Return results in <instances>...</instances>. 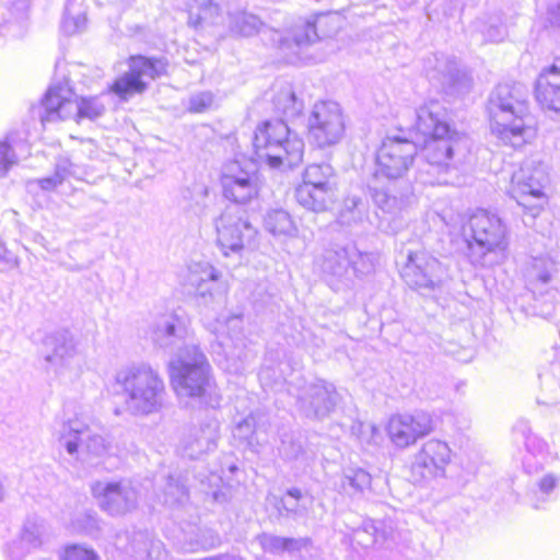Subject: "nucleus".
Wrapping results in <instances>:
<instances>
[{
  "label": "nucleus",
  "instance_id": "14",
  "mask_svg": "<svg viewBox=\"0 0 560 560\" xmlns=\"http://www.w3.org/2000/svg\"><path fill=\"white\" fill-rule=\"evenodd\" d=\"M410 530L404 524L392 520L364 518L349 533L352 548L364 550L375 546L387 549L405 547L410 542Z\"/></svg>",
  "mask_w": 560,
  "mask_h": 560
},
{
  "label": "nucleus",
  "instance_id": "40",
  "mask_svg": "<svg viewBox=\"0 0 560 560\" xmlns=\"http://www.w3.org/2000/svg\"><path fill=\"white\" fill-rule=\"evenodd\" d=\"M365 212V205L360 197H348L340 211V221L343 224H351L362 220Z\"/></svg>",
  "mask_w": 560,
  "mask_h": 560
},
{
  "label": "nucleus",
  "instance_id": "54",
  "mask_svg": "<svg viewBox=\"0 0 560 560\" xmlns=\"http://www.w3.org/2000/svg\"><path fill=\"white\" fill-rule=\"evenodd\" d=\"M547 20L550 25L560 30V2L548 7Z\"/></svg>",
  "mask_w": 560,
  "mask_h": 560
},
{
  "label": "nucleus",
  "instance_id": "35",
  "mask_svg": "<svg viewBox=\"0 0 560 560\" xmlns=\"http://www.w3.org/2000/svg\"><path fill=\"white\" fill-rule=\"evenodd\" d=\"M371 486V475L360 467L343 468L338 483V491L350 498L360 497Z\"/></svg>",
  "mask_w": 560,
  "mask_h": 560
},
{
  "label": "nucleus",
  "instance_id": "6",
  "mask_svg": "<svg viewBox=\"0 0 560 560\" xmlns=\"http://www.w3.org/2000/svg\"><path fill=\"white\" fill-rule=\"evenodd\" d=\"M172 386L178 397L192 398L200 405L217 408L221 395L214 384L210 364L197 346L175 353L168 363Z\"/></svg>",
  "mask_w": 560,
  "mask_h": 560
},
{
  "label": "nucleus",
  "instance_id": "51",
  "mask_svg": "<svg viewBox=\"0 0 560 560\" xmlns=\"http://www.w3.org/2000/svg\"><path fill=\"white\" fill-rule=\"evenodd\" d=\"M485 42L488 43H500L506 36L505 27L499 23H491L485 30H482Z\"/></svg>",
  "mask_w": 560,
  "mask_h": 560
},
{
  "label": "nucleus",
  "instance_id": "47",
  "mask_svg": "<svg viewBox=\"0 0 560 560\" xmlns=\"http://www.w3.org/2000/svg\"><path fill=\"white\" fill-rule=\"evenodd\" d=\"M63 560H100L97 553L85 546L71 545L67 546L62 555Z\"/></svg>",
  "mask_w": 560,
  "mask_h": 560
},
{
  "label": "nucleus",
  "instance_id": "45",
  "mask_svg": "<svg viewBox=\"0 0 560 560\" xmlns=\"http://www.w3.org/2000/svg\"><path fill=\"white\" fill-rule=\"evenodd\" d=\"M43 528L40 525L34 522H27L24 524L21 534L19 535L20 539L27 545L31 549H38L42 544Z\"/></svg>",
  "mask_w": 560,
  "mask_h": 560
},
{
  "label": "nucleus",
  "instance_id": "13",
  "mask_svg": "<svg viewBox=\"0 0 560 560\" xmlns=\"http://www.w3.org/2000/svg\"><path fill=\"white\" fill-rule=\"evenodd\" d=\"M78 353V341L67 329L46 334L38 348L45 373L57 380H65L77 374Z\"/></svg>",
  "mask_w": 560,
  "mask_h": 560
},
{
  "label": "nucleus",
  "instance_id": "44",
  "mask_svg": "<svg viewBox=\"0 0 560 560\" xmlns=\"http://www.w3.org/2000/svg\"><path fill=\"white\" fill-rule=\"evenodd\" d=\"M541 394L537 397L539 405L552 406L560 401V383L552 377L541 381Z\"/></svg>",
  "mask_w": 560,
  "mask_h": 560
},
{
  "label": "nucleus",
  "instance_id": "32",
  "mask_svg": "<svg viewBox=\"0 0 560 560\" xmlns=\"http://www.w3.org/2000/svg\"><path fill=\"white\" fill-rule=\"evenodd\" d=\"M427 74L430 80L436 81L442 88L455 90L466 79V74L459 70L456 59L445 55H435L433 60H428Z\"/></svg>",
  "mask_w": 560,
  "mask_h": 560
},
{
  "label": "nucleus",
  "instance_id": "41",
  "mask_svg": "<svg viewBox=\"0 0 560 560\" xmlns=\"http://www.w3.org/2000/svg\"><path fill=\"white\" fill-rule=\"evenodd\" d=\"M301 542L293 538H285L272 535H265L261 538V546L265 551L280 553L283 551H293L300 548Z\"/></svg>",
  "mask_w": 560,
  "mask_h": 560
},
{
  "label": "nucleus",
  "instance_id": "57",
  "mask_svg": "<svg viewBox=\"0 0 560 560\" xmlns=\"http://www.w3.org/2000/svg\"><path fill=\"white\" fill-rule=\"evenodd\" d=\"M0 262H8L7 250L1 245H0Z\"/></svg>",
  "mask_w": 560,
  "mask_h": 560
},
{
  "label": "nucleus",
  "instance_id": "50",
  "mask_svg": "<svg viewBox=\"0 0 560 560\" xmlns=\"http://www.w3.org/2000/svg\"><path fill=\"white\" fill-rule=\"evenodd\" d=\"M302 498V493L299 489L292 488L287 491V494L280 500L278 509H283L288 514L298 513L299 501Z\"/></svg>",
  "mask_w": 560,
  "mask_h": 560
},
{
  "label": "nucleus",
  "instance_id": "49",
  "mask_svg": "<svg viewBox=\"0 0 560 560\" xmlns=\"http://www.w3.org/2000/svg\"><path fill=\"white\" fill-rule=\"evenodd\" d=\"M32 551L34 550L16 537L7 545L5 555L9 560H23Z\"/></svg>",
  "mask_w": 560,
  "mask_h": 560
},
{
  "label": "nucleus",
  "instance_id": "36",
  "mask_svg": "<svg viewBox=\"0 0 560 560\" xmlns=\"http://www.w3.org/2000/svg\"><path fill=\"white\" fill-rule=\"evenodd\" d=\"M77 176V167L68 159H60L56 163L55 172L51 176L30 180L28 187L38 186L45 191H52L68 178Z\"/></svg>",
  "mask_w": 560,
  "mask_h": 560
},
{
  "label": "nucleus",
  "instance_id": "37",
  "mask_svg": "<svg viewBox=\"0 0 560 560\" xmlns=\"http://www.w3.org/2000/svg\"><path fill=\"white\" fill-rule=\"evenodd\" d=\"M264 225L275 236H295L298 232L291 215L283 209L268 211L264 219Z\"/></svg>",
  "mask_w": 560,
  "mask_h": 560
},
{
  "label": "nucleus",
  "instance_id": "52",
  "mask_svg": "<svg viewBox=\"0 0 560 560\" xmlns=\"http://www.w3.org/2000/svg\"><path fill=\"white\" fill-rule=\"evenodd\" d=\"M352 433L358 435L361 443L370 444L374 435L377 433V429L372 423L359 422L352 425Z\"/></svg>",
  "mask_w": 560,
  "mask_h": 560
},
{
  "label": "nucleus",
  "instance_id": "59",
  "mask_svg": "<svg viewBox=\"0 0 560 560\" xmlns=\"http://www.w3.org/2000/svg\"><path fill=\"white\" fill-rule=\"evenodd\" d=\"M236 469H237V467H236L234 464H231V465L229 466V470H230L231 472L235 471Z\"/></svg>",
  "mask_w": 560,
  "mask_h": 560
},
{
  "label": "nucleus",
  "instance_id": "28",
  "mask_svg": "<svg viewBox=\"0 0 560 560\" xmlns=\"http://www.w3.org/2000/svg\"><path fill=\"white\" fill-rule=\"evenodd\" d=\"M219 435V422L215 419L208 420L187 431L179 443L178 451L183 457L198 459L217 448Z\"/></svg>",
  "mask_w": 560,
  "mask_h": 560
},
{
  "label": "nucleus",
  "instance_id": "33",
  "mask_svg": "<svg viewBox=\"0 0 560 560\" xmlns=\"http://www.w3.org/2000/svg\"><path fill=\"white\" fill-rule=\"evenodd\" d=\"M558 272L557 264L548 256L535 257L527 268L526 279L529 289L536 295L549 294L553 287L547 288L555 280Z\"/></svg>",
  "mask_w": 560,
  "mask_h": 560
},
{
  "label": "nucleus",
  "instance_id": "22",
  "mask_svg": "<svg viewBox=\"0 0 560 560\" xmlns=\"http://www.w3.org/2000/svg\"><path fill=\"white\" fill-rule=\"evenodd\" d=\"M129 70L118 78L112 90L121 98L142 93L147 89L145 79L153 80L166 71L167 62L163 58H148L141 55L131 56Z\"/></svg>",
  "mask_w": 560,
  "mask_h": 560
},
{
  "label": "nucleus",
  "instance_id": "23",
  "mask_svg": "<svg viewBox=\"0 0 560 560\" xmlns=\"http://www.w3.org/2000/svg\"><path fill=\"white\" fill-rule=\"evenodd\" d=\"M401 276L412 289L434 290L448 277L447 268L438 258L427 252H416L408 255Z\"/></svg>",
  "mask_w": 560,
  "mask_h": 560
},
{
  "label": "nucleus",
  "instance_id": "29",
  "mask_svg": "<svg viewBox=\"0 0 560 560\" xmlns=\"http://www.w3.org/2000/svg\"><path fill=\"white\" fill-rule=\"evenodd\" d=\"M535 95L544 110L560 113V59L540 72Z\"/></svg>",
  "mask_w": 560,
  "mask_h": 560
},
{
  "label": "nucleus",
  "instance_id": "38",
  "mask_svg": "<svg viewBox=\"0 0 560 560\" xmlns=\"http://www.w3.org/2000/svg\"><path fill=\"white\" fill-rule=\"evenodd\" d=\"M188 499V490L185 482L179 477L170 476L160 500L168 506H176L185 503Z\"/></svg>",
  "mask_w": 560,
  "mask_h": 560
},
{
  "label": "nucleus",
  "instance_id": "55",
  "mask_svg": "<svg viewBox=\"0 0 560 560\" xmlns=\"http://www.w3.org/2000/svg\"><path fill=\"white\" fill-rule=\"evenodd\" d=\"M220 474H223V469L210 472V476L208 477V483L210 487H219L220 482H222V476Z\"/></svg>",
  "mask_w": 560,
  "mask_h": 560
},
{
  "label": "nucleus",
  "instance_id": "19",
  "mask_svg": "<svg viewBox=\"0 0 560 560\" xmlns=\"http://www.w3.org/2000/svg\"><path fill=\"white\" fill-rule=\"evenodd\" d=\"M223 196L240 205H246L259 196L261 179L254 165L243 166L240 161L224 165L221 174Z\"/></svg>",
  "mask_w": 560,
  "mask_h": 560
},
{
  "label": "nucleus",
  "instance_id": "58",
  "mask_svg": "<svg viewBox=\"0 0 560 560\" xmlns=\"http://www.w3.org/2000/svg\"><path fill=\"white\" fill-rule=\"evenodd\" d=\"M266 374H267V371H265V370H262V371L260 372L259 377H260V380H261V381H262V380H265Z\"/></svg>",
  "mask_w": 560,
  "mask_h": 560
},
{
  "label": "nucleus",
  "instance_id": "26",
  "mask_svg": "<svg viewBox=\"0 0 560 560\" xmlns=\"http://www.w3.org/2000/svg\"><path fill=\"white\" fill-rule=\"evenodd\" d=\"M116 548L120 560H166L167 552L161 540L148 532H132L118 535Z\"/></svg>",
  "mask_w": 560,
  "mask_h": 560
},
{
  "label": "nucleus",
  "instance_id": "39",
  "mask_svg": "<svg viewBox=\"0 0 560 560\" xmlns=\"http://www.w3.org/2000/svg\"><path fill=\"white\" fill-rule=\"evenodd\" d=\"M273 105L277 112L288 118L298 116L303 108V103L296 98L289 85L282 88L273 97Z\"/></svg>",
  "mask_w": 560,
  "mask_h": 560
},
{
  "label": "nucleus",
  "instance_id": "18",
  "mask_svg": "<svg viewBox=\"0 0 560 560\" xmlns=\"http://www.w3.org/2000/svg\"><path fill=\"white\" fill-rule=\"evenodd\" d=\"M214 226L217 244L224 256L241 254L256 234L245 213L235 207H226L215 219Z\"/></svg>",
  "mask_w": 560,
  "mask_h": 560
},
{
  "label": "nucleus",
  "instance_id": "31",
  "mask_svg": "<svg viewBox=\"0 0 560 560\" xmlns=\"http://www.w3.org/2000/svg\"><path fill=\"white\" fill-rule=\"evenodd\" d=\"M515 433H520L524 438L526 455L524 456L523 465L527 472H537L553 459L548 444L539 436L533 434L526 422H518L515 427Z\"/></svg>",
  "mask_w": 560,
  "mask_h": 560
},
{
  "label": "nucleus",
  "instance_id": "5",
  "mask_svg": "<svg viewBox=\"0 0 560 560\" xmlns=\"http://www.w3.org/2000/svg\"><path fill=\"white\" fill-rule=\"evenodd\" d=\"M114 378L130 415L150 416L165 408L167 393L164 380L150 364L138 362L125 365Z\"/></svg>",
  "mask_w": 560,
  "mask_h": 560
},
{
  "label": "nucleus",
  "instance_id": "43",
  "mask_svg": "<svg viewBox=\"0 0 560 560\" xmlns=\"http://www.w3.org/2000/svg\"><path fill=\"white\" fill-rule=\"evenodd\" d=\"M260 25L261 22L256 15L240 13L233 19L232 30L242 36H252L258 32Z\"/></svg>",
  "mask_w": 560,
  "mask_h": 560
},
{
  "label": "nucleus",
  "instance_id": "11",
  "mask_svg": "<svg viewBox=\"0 0 560 560\" xmlns=\"http://www.w3.org/2000/svg\"><path fill=\"white\" fill-rule=\"evenodd\" d=\"M375 257L360 252L354 244L335 245L325 250L322 269L335 290L350 288L353 276L369 275L374 269Z\"/></svg>",
  "mask_w": 560,
  "mask_h": 560
},
{
  "label": "nucleus",
  "instance_id": "15",
  "mask_svg": "<svg viewBox=\"0 0 560 560\" xmlns=\"http://www.w3.org/2000/svg\"><path fill=\"white\" fill-rule=\"evenodd\" d=\"M336 173L328 163L310 164L303 173V183L296 188L300 205L313 211H323L332 201L336 191Z\"/></svg>",
  "mask_w": 560,
  "mask_h": 560
},
{
  "label": "nucleus",
  "instance_id": "3",
  "mask_svg": "<svg viewBox=\"0 0 560 560\" xmlns=\"http://www.w3.org/2000/svg\"><path fill=\"white\" fill-rule=\"evenodd\" d=\"M418 148L413 141L398 136L383 139L376 153V168L369 184L374 203L384 212L397 214L408 205L409 187L399 196L393 190L412 166Z\"/></svg>",
  "mask_w": 560,
  "mask_h": 560
},
{
  "label": "nucleus",
  "instance_id": "48",
  "mask_svg": "<svg viewBox=\"0 0 560 560\" xmlns=\"http://www.w3.org/2000/svg\"><path fill=\"white\" fill-rule=\"evenodd\" d=\"M213 103V95L210 92H198L192 94L188 101V110L191 113H202L209 109Z\"/></svg>",
  "mask_w": 560,
  "mask_h": 560
},
{
  "label": "nucleus",
  "instance_id": "10",
  "mask_svg": "<svg viewBox=\"0 0 560 560\" xmlns=\"http://www.w3.org/2000/svg\"><path fill=\"white\" fill-rule=\"evenodd\" d=\"M60 447L72 457L92 462L106 456L112 451V442L95 432L83 413L67 418L56 431Z\"/></svg>",
  "mask_w": 560,
  "mask_h": 560
},
{
  "label": "nucleus",
  "instance_id": "16",
  "mask_svg": "<svg viewBox=\"0 0 560 560\" xmlns=\"http://www.w3.org/2000/svg\"><path fill=\"white\" fill-rule=\"evenodd\" d=\"M345 118L338 103L318 102L307 119L308 139L319 149H326L340 142L345 135Z\"/></svg>",
  "mask_w": 560,
  "mask_h": 560
},
{
  "label": "nucleus",
  "instance_id": "21",
  "mask_svg": "<svg viewBox=\"0 0 560 560\" xmlns=\"http://www.w3.org/2000/svg\"><path fill=\"white\" fill-rule=\"evenodd\" d=\"M148 334L155 346L173 354L185 351L189 346H197L186 319L174 312L156 316Z\"/></svg>",
  "mask_w": 560,
  "mask_h": 560
},
{
  "label": "nucleus",
  "instance_id": "24",
  "mask_svg": "<svg viewBox=\"0 0 560 560\" xmlns=\"http://www.w3.org/2000/svg\"><path fill=\"white\" fill-rule=\"evenodd\" d=\"M433 430L431 416L425 411L393 415L386 427L392 443L399 448L413 445Z\"/></svg>",
  "mask_w": 560,
  "mask_h": 560
},
{
  "label": "nucleus",
  "instance_id": "61",
  "mask_svg": "<svg viewBox=\"0 0 560 560\" xmlns=\"http://www.w3.org/2000/svg\"><path fill=\"white\" fill-rule=\"evenodd\" d=\"M557 290H553L552 298L556 296Z\"/></svg>",
  "mask_w": 560,
  "mask_h": 560
},
{
  "label": "nucleus",
  "instance_id": "1",
  "mask_svg": "<svg viewBox=\"0 0 560 560\" xmlns=\"http://www.w3.org/2000/svg\"><path fill=\"white\" fill-rule=\"evenodd\" d=\"M415 129L427 137L422 155L429 165L439 172L454 174L445 183L458 182V174L464 171L470 155L471 141L466 133L452 129L446 108L431 100L421 105L417 112Z\"/></svg>",
  "mask_w": 560,
  "mask_h": 560
},
{
  "label": "nucleus",
  "instance_id": "20",
  "mask_svg": "<svg viewBox=\"0 0 560 560\" xmlns=\"http://www.w3.org/2000/svg\"><path fill=\"white\" fill-rule=\"evenodd\" d=\"M451 460L452 450L446 442L438 439L428 440L413 455L410 478L415 483H429L443 478Z\"/></svg>",
  "mask_w": 560,
  "mask_h": 560
},
{
  "label": "nucleus",
  "instance_id": "46",
  "mask_svg": "<svg viewBox=\"0 0 560 560\" xmlns=\"http://www.w3.org/2000/svg\"><path fill=\"white\" fill-rule=\"evenodd\" d=\"M18 163V156L11 144L4 140L0 141V177H4Z\"/></svg>",
  "mask_w": 560,
  "mask_h": 560
},
{
  "label": "nucleus",
  "instance_id": "60",
  "mask_svg": "<svg viewBox=\"0 0 560 560\" xmlns=\"http://www.w3.org/2000/svg\"><path fill=\"white\" fill-rule=\"evenodd\" d=\"M198 548H199V545H197V546H190V547H188V548H187V550H189V551H194V550H196V549H198Z\"/></svg>",
  "mask_w": 560,
  "mask_h": 560
},
{
  "label": "nucleus",
  "instance_id": "4",
  "mask_svg": "<svg viewBox=\"0 0 560 560\" xmlns=\"http://www.w3.org/2000/svg\"><path fill=\"white\" fill-rule=\"evenodd\" d=\"M466 255L469 261L481 268H492L505 261L510 237L508 225L493 212L479 209L463 226Z\"/></svg>",
  "mask_w": 560,
  "mask_h": 560
},
{
  "label": "nucleus",
  "instance_id": "53",
  "mask_svg": "<svg viewBox=\"0 0 560 560\" xmlns=\"http://www.w3.org/2000/svg\"><path fill=\"white\" fill-rule=\"evenodd\" d=\"M69 9L67 8V12ZM86 18L84 15H78L77 18L69 19L68 14L65 18L63 25L70 33L78 32L85 25Z\"/></svg>",
  "mask_w": 560,
  "mask_h": 560
},
{
  "label": "nucleus",
  "instance_id": "34",
  "mask_svg": "<svg viewBox=\"0 0 560 560\" xmlns=\"http://www.w3.org/2000/svg\"><path fill=\"white\" fill-rule=\"evenodd\" d=\"M318 40L316 26L312 22L298 25L291 35L280 42V49L283 52L292 54L301 59L306 49Z\"/></svg>",
  "mask_w": 560,
  "mask_h": 560
},
{
  "label": "nucleus",
  "instance_id": "62",
  "mask_svg": "<svg viewBox=\"0 0 560 560\" xmlns=\"http://www.w3.org/2000/svg\"><path fill=\"white\" fill-rule=\"evenodd\" d=\"M557 290H553L552 298L556 296Z\"/></svg>",
  "mask_w": 560,
  "mask_h": 560
},
{
  "label": "nucleus",
  "instance_id": "9",
  "mask_svg": "<svg viewBox=\"0 0 560 560\" xmlns=\"http://www.w3.org/2000/svg\"><path fill=\"white\" fill-rule=\"evenodd\" d=\"M42 106L43 124L71 118L78 122L82 119L93 120L102 116L105 110L98 97L79 98L69 86L68 80L51 84L42 101Z\"/></svg>",
  "mask_w": 560,
  "mask_h": 560
},
{
  "label": "nucleus",
  "instance_id": "27",
  "mask_svg": "<svg viewBox=\"0 0 560 560\" xmlns=\"http://www.w3.org/2000/svg\"><path fill=\"white\" fill-rule=\"evenodd\" d=\"M298 400L300 409L306 417L324 418L334 410L338 394L332 384L319 380L306 385Z\"/></svg>",
  "mask_w": 560,
  "mask_h": 560
},
{
  "label": "nucleus",
  "instance_id": "56",
  "mask_svg": "<svg viewBox=\"0 0 560 560\" xmlns=\"http://www.w3.org/2000/svg\"><path fill=\"white\" fill-rule=\"evenodd\" d=\"M198 8L206 13L211 8L212 0H195Z\"/></svg>",
  "mask_w": 560,
  "mask_h": 560
},
{
  "label": "nucleus",
  "instance_id": "7",
  "mask_svg": "<svg viewBox=\"0 0 560 560\" xmlns=\"http://www.w3.org/2000/svg\"><path fill=\"white\" fill-rule=\"evenodd\" d=\"M253 147L259 162L271 168H291L302 162L304 141L282 119L267 120L257 126Z\"/></svg>",
  "mask_w": 560,
  "mask_h": 560
},
{
  "label": "nucleus",
  "instance_id": "17",
  "mask_svg": "<svg viewBox=\"0 0 560 560\" xmlns=\"http://www.w3.org/2000/svg\"><path fill=\"white\" fill-rule=\"evenodd\" d=\"M91 492L102 510L110 515H125L133 511L141 497L138 485L129 479L98 480Z\"/></svg>",
  "mask_w": 560,
  "mask_h": 560
},
{
  "label": "nucleus",
  "instance_id": "42",
  "mask_svg": "<svg viewBox=\"0 0 560 560\" xmlns=\"http://www.w3.org/2000/svg\"><path fill=\"white\" fill-rule=\"evenodd\" d=\"M560 477L555 474H546L537 482L534 508L539 509L541 503L548 501L551 492L557 488Z\"/></svg>",
  "mask_w": 560,
  "mask_h": 560
},
{
  "label": "nucleus",
  "instance_id": "25",
  "mask_svg": "<svg viewBox=\"0 0 560 560\" xmlns=\"http://www.w3.org/2000/svg\"><path fill=\"white\" fill-rule=\"evenodd\" d=\"M180 284L189 293H195L205 300V303L220 295L225 285L221 281V273L207 261H192L179 275Z\"/></svg>",
  "mask_w": 560,
  "mask_h": 560
},
{
  "label": "nucleus",
  "instance_id": "2",
  "mask_svg": "<svg viewBox=\"0 0 560 560\" xmlns=\"http://www.w3.org/2000/svg\"><path fill=\"white\" fill-rule=\"evenodd\" d=\"M487 110L491 132L504 145L521 149L536 139L537 121L522 84H498L489 95Z\"/></svg>",
  "mask_w": 560,
  "mask_h": 560
},
{
  "label": "nucleus",
  "instance_id": "30",
  "mask_svg": "<svg viewBox=\"0 0 560 560\" xmlns=\"http://www.w3.org/2000/svg\"><path fill=\"white\" fill-rule=\"evenodd\" d=\"M268 419L264 413L252 412L235 423L232 434L234 440L249 450L258 452V447L268 442Z\"/></svg>",
  "mask_w": 560,
  "mask_h": 560
},
{
  "label": "nucleus",
  "instance_id": "8",
  "mask_svg": "<svg viewBox=\"0 0 560 560\" xmlns=\"http://www.w3.org/2000/svg\"><path fill=\"white\" fill-rule=\"evenodd\" d=\"M208 329L215 336L211 345L218 364L230 374H242L249 365L253 353L247 347L243 334L241 316H229L208 324Z\"/></svg>",
  "mask_w": 560,
  "mask_h": 560
},
{
  "label": "nucleus",
  "instance_id": "12",
  "mask_svg": "<svg viewBox=\"0 0 560 560\" xmlns=\"http://www.w3.org/2000/svg\"><path fill=\"white\" fill-rule=\"evenodd\" d=\"M549 183L547 166L541 162L526 161L511 177L509 194L532 219L548 203L545 191Z\"/></svg>",
  "mask_w": 560,
  "mask_h": 560
}]
</instances>
